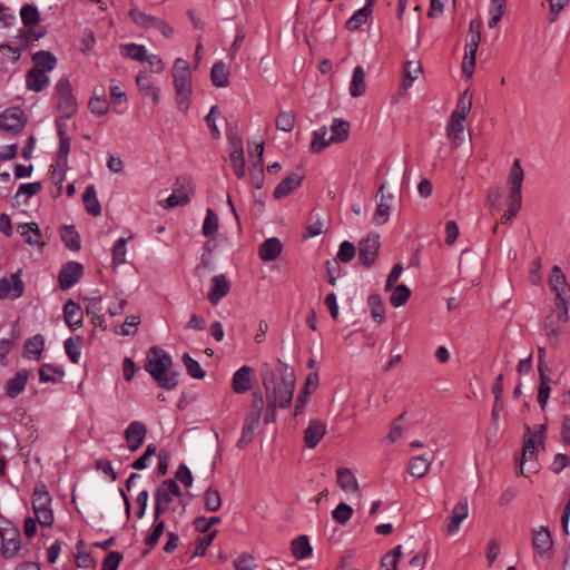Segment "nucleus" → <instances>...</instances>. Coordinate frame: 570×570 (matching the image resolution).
Listing matches in <instances>:
<instances>
[{"mask_svg":"<svg viewBox=\"0 0 570 570\" xmlns=\"http://www.w3.org/2000/svg\"><path fill=\"white\" fill-rule=\"evenodd\" d=\"M0 549L4 559L14 558L21 549L19 528L3 517H0Z\"/></svg>","mask_w":570,"mask_h":570,"instance_id":"obj_3","label":"nucleus"},{"mask_svg":"<svg viewBox=\"0 0 570 570\" xmlns=\"http://www.w3.org/2000/svg\"><path fill=\"white\" fill-rule=\"evenodd\" d=\"M60 237L68 249L76 252L81 248L80 235L73 225H63Z\"/></svg>","mask_w":570,"mask_h":570,"instance_id":"obj_33","label":"nucleus"},{"mask_svg":"<svg viewBox=\"0 0 570 570\" xmlns=\"http://www.w3.org/2000/svg\"><path fill=\"white\" fill-rule=\"evenodd\" d=\"M45 336L42 334H36L29 337L23 346V357L28 360L38 361L45 348Z\"/></svg>","mask_w":570,"mask_h":570,"instance_id":"obj_26","label":"nucleus"},{"mask_svg":"<svg viewBox=\"0 0 570 570\" xmlns=\"http://www.w3.org/2000/svg\"><path fill=\"white\" fill-rule=\"evenodd\" d=\"M230 165L238 179L245 177V157L244 151H230L229 154Z\"/></svg>","mask_w":570,"mask_h":570,"instance_id":"obj_58","label":"nucleus"},{"mask_svg":"<svg viewBox=\"0 0 570 570\" xmlns=\"http://www.w3.org/2000/svg\"><path fill=\"white\" fill-rule=\"evenodd\" d=\"M469 505L468 500H460L448 517L449 523L446 525L448 534H454L459 531L460 524L468 517Z\"/></svg>","mask_w":570,"mask_h":570,"instance_id":"obj_19","label":"nucleus"},{"mask_svg":"<svg viewBox=\"0 0 570 570\" xmlns=\"http://www.w3.org/2000/svg\"><path fill=\"white\" fill-rule=\"evenodd\" d=\"M283 250V244L277 237L265 239L258 247V256L263 262L275 261Z\"/></svg>","mask_w":570,"mask_h":570,"instance_id":"obj_24","label":"nucleus"},{"mask_svg":"<svg viewBox=\"0 0 570 570\" xmlns=\"http://www.w3.org/2000/svg\"><path fill=\"white\" fill-rule=\"evenodd\" d=\"M549 286L554 294L558 292L566 293V289H570L568 283H567V278H566L561 267L558 265H554L551 268V272L549 275Z\"/></svg>","mask_w":570,"mask_h":570,"instance_id":"obj_35","label":"nucleus"},{"mask_svg":"<svg viewBox=\"0 0 570 570\" xmlns=\"http://www.w3.org/2000/svg\"><path fill=\"white\" fill-rule=\"evenodd\" d=\"M70 137L59 138V148L57 153V166L51 165L53 173H56L57 168H60L62 171L67 167L68 164V155L70 153Z\"/></svg>","mask_w":570,"mask_h":570,"instance_id":"obj_45","label":"nucleus"},{"mask_svg":"<svg viewBox=\"0 0 570 570\" xmlns=\"http://www.w3.org/2000/svg\"><path fill=\"white\" fill-rule=\"evenodd\" d=\"M432 460V452H425L422 455L414 456L409 462L407 472L414 478H423L428 473Z\"/></svg>","mask_w":570,"mask_h":570,"instance_id":"obj_25","label":"nucleus"},{"mask_svg":"<svg viewBox=\"0 0 570 570\" xmlns=\"http://www.w3.org/2000/svg\"><path fill=\"white\" fill-rule=\"evenodd\" d=\"M403 78L399 83L397 90L391 96V104H399L405 96L407 90L413 86L416 77H413L412 73H403Z\"/></svg>","mask_w":570,"mask_h":570,"instance_id":"obj_48","label":"nucleus"},{"mask_svg":"<svg viewBox=\"0 0 570 570\" xmlns=\"http://www.w3.org/2000/svg\"><path fill=\"white\" fill-rule=\"evenodd\" d=\"M374 2L375 0H366L365 4L346 20L345 28L348 31H355L365 24L372 16Z\"/></svg>","mask_w":570,"mask_h":570,"instance_id":"obj_21","label":"nucleus"},{"mask_svg":"<svg viewBox=\"0 0 570 570\" xmlns=\"http://www.w3.org/2000/svg\"><path fill=\"white\" fill-rule=\"evenodd\" d=\"M22 268L8 277L0 278V299H18L24 293V283L21 279Z\"/></svg>","mask_w":570,"mask_h":570,"instance_id":"obj_9","label":"nucleus"},{"mask_svg":"<svg viewBox=\"0 0 570 570\" xmlns=\"http://www.w3.org/2000/svg\"><path fill=\"white\" fill-rule=\"evenodd\" d=\"M320 382V375L317 372H311L305 379L304 385L301 387L297 394V399L308 402L312 394V387L316 389Z\"/></svg>","mask_w":570,"mask_h":570,"instance_id":"obj_51","label":"nucleus"},{"mask_svg":"<svg viewBox=\"0 0 570 570\" xmlns=\"http://www.w3.org/2000/svg\"><path fill=\"white\" fill-rule=\"evenodd\" d=\"M41 183L40 181H33V183H26L21 184L18 188L17 193L13 196V199L17 202L18 205H20L19 198L23 195H26V199L22 202V204H28V199L35 195H37L41 189Z\"/></svg>","mask_w":570,"mask_h":570,"instance_id":"obj_49","label":"nucleus"},{"mask_svg":"<svg viewBox=\"0 0 570 570\" xmlns=\"http://www.w3.org/2000/svg\"><path fill=\"white\" fill-rule=\"evenodd\" d=\"M137 86L146 97L151 98L155 105L158 102V88L154 86L150 73H137Z\"/></svg>","mask_w":570,"mask_h":570,"instance_id":"obj_38","label":"nucleus"},{"mask_svg":"<svg viewBox=\"0 0 570 570\" xmlns=\"http://www.w3.org/2000/svg\"><path fill=\"white\" fill-rule=\"evenodd\" d=\"M83 344V337L82 336H75L69 337L65 341L63 346L66 354L68 355L69 360L73 364H78L81 357V348Z\"/></svg>","mask_w":570,"mask_h":570,"instance_id":"obj_37","label":"nucleus"},{"mask_svg":"<svg viewBox=\"0 0 570 570\" xmlns=\"http://www.w3.org/2000/svg\"><path fill=\"white\" fill-rule=\"evenodd\" d=\"M147 429L140 421H132L125 430V440L131 452L137 451L144 443Z\"/></svg>","mask_w":570,"mask_h":570,"instance_id":"obj_14","label":"nucleus"},{"mask_svg":"<svg viewBox=\"0 0 570 570\" xmlns=\"http://www.w3.org/2000/svg\"><path fill=\"white\" fill-rule=\"evenodd\" d=\"M82 202L86 210L92 216H99L101 214V206L97 198L96 188L94 185H89L82 194Z\"/></svg>","mask_w":570,"mask_h":570,"instance_id":"obj_36","label":"nucleus"},{"mask_svg":"<svg viewBox=\"0 0 570 570\" xmlns=\"http://www.w3.org/2000/svg\"><path fill=\"white\" fill-rule=\"evenodd\" d=\"M216 534L217 530H214L203 537H197L195 541L196 547L191 557L204 556L206 553L207 548L213 543Z\"/></svg>","mask_w":570,"mask_h":570,"instance_id":"obj_61","label":"nucleus"},{"mask_svg":"<svg viewBox=\"0 0 570 570\" xmlns=\"http://www.w3.org/2000/svg\"><path fill=\"white\" fill-rule=\"evenodd\" d=\"M411 296V289L405 284H399L394 287L390 297V303L393 307L403 306Z\"/></svg>","mask_w":570,"mask_h":570,"instance_id":"obj_50","label":"nucleus"},{"mask_svg":"<svg viewBox=\"0 0 570 570\" xmlns=\"http://www.w3.org/2000/svg\"><path fill=\"white\" fill-rule=\"evenodd\" d=\"M256 567L255 557L249 552H243L234 560L236 570H254Z\"/></svg>","mask_w":570,"mask_h":570,"instance_id":"obj_64","label":"nucleus"},{"mask_svg":"<svg viewBox=\"0 0 570 570\" xmlns=\"http://www.w3.org/2000/svg\"><path fill=\"white\" fill-rule=\"evenodd\" d=\"M371 316L377 323L385 321V305L380 294H371L367 298Z\"/></svg>","mask_w":570,"mask_h":570,"instance_id":"obj_43","label":"nucleus"},{"mask_svg":"<svg viewBox=\"0 0 570 570\" xmlns=\"http://www.w3.org/2000/svg\"><path fill=\"white\" fill-rule=\"evenodd\" d=\"M262 383L266 394L264 423L271 424L276 420V407L288 409L293 401L296 376L294 367L281 358H276V366L264 363L261 366Z\"/></svg>","mask_w":570,"mask_h":570,"instance_id":"obj_1","label":"nucleus"},{"mask_svg":"<svg viewBox=\"0 0 570 570\" xmlns=\"http://www.w3.org/2000/svg\"><path fill=\"white\" fill-rule=\"evenodd\" d=\"M24 126V114L19 107L7 108L0 114L1 130L17 135Z\"/></svg>","mask_w":570,"mask_h":570,"instance_id":"obj_10","label":"nucleus"},{"mask_svg":"<svg viewBox=\"0 0 570 570\" xmlns=\"http://www.w3.org/2000/svg\"><path fill=\"white\" fill-rule=\"evenodd\" d=\"M524 179V173L521 167L520 159H514L509 175H508V184L510 185V197L522 199V184Z\"/></svg>","mask_w":570,"mask_h":570,"instance_id":"obj_15","label":"nucleus"},{"mask_svg":"<svg viewBox=\"0 0 570 570\" xmlns=\"http://www.w3.org/2000/svg\"><path fill=\"white\" fill-rule=\"evenodd\" d=\"M171 357L160 347H151L146 357L145 368L164 389H173L176 385L175 379L167 375L171 366Z\"/></svg>","mask_w":570,"mask_h":570,"instance_id":"obj_2","label":"nucleus"},{"mask_svg":"<svg viewBox=\"0 0 570 570\" xmlns=\"http://www.w3.org/2000/svg\"><path fill=\"white\" fill-rule=\"evenodd\" d=\"M350 122L341 118H334L331 125L332 135L330 136L331 144H341L347 140L350 136Z\"/></svg>","mask_w":570,"mask_h":570,"instance_id":"obj_31","label":"nucleus"},{"mask_svg":"<svg viewBox=\"0 0 570 570\" xmlns=\"http://www.w3.org/2000/svg\"><path fill=\"white\" fill-rule=\"evenodd\" d=\"M58 104L57 109L60 112V118L69 119L71 118L78 109L76 97L72 96H65V97H58Z\"/></svg>","mask_w":570,"mask_h":570,"instance_id":"obj_42","label":"nucleus"},{"mask_svg":"<svg viewBox=\"0 0 570 570\" xmlns=\"http://www.w3.org/2000/svg\"><path fill=\"white\" fill-rule=\"evenodd\" d=\"M480 39H481V35L479 31L470 33L468 43H466V47L469 48L470 52L465 53V57L462 62V71H471L474 68L475 52H476Z\"/></svg>","mask_w":570,"mask_h":570,"instance_id":"obj_32","label":"nucleus"},{"mask_svg":"<svg viewBox=\"0 0 570 570\" xmlns=\"http://www.w3.org/2000/svg\"><path fill=\"white\" fill-rule=\"evenodd\" d=\"M532 547L541 558H550L553 549L551 532L548 527L540 525L532 530Z\"/></svg>","mask_w":570,"mask_h":570,"instance_id":"obj_12","label":"nucleus"},{"mask_svg":"<svg viewBox=\"0 0 570 570\" xmlns=\"http://www.w3.org/2000/svg\"><path fill=\"white\" fill-rule=\"evenodd\" d=\"M264 410V399L261 391H254L252 393V403L246 415L247 421L259 424L262 412Z\"/></svg>","mask_w":570,"mask_h":570,"instance_id":"obj_39","label":"nucleus"},{"mask_svg":"<svg viewBox=\"0 0 570 570\" xmlns=\"http://www.w3.org/2000/svg\"><path fill=\"white\" fill-rule=\"evenodd\" d=\"M230 291V284L223 274L215 275L210 281V287L207 295L213 305H217Z\"/></svg>","mask_w":570,"mask_h":570,"instance_id":"obj_16","label":"nucleus"},{"mask_svg":"<svg viewBox=\"0 0 570 570\" xmlns=\"http://www.w3.org/2000/svg\"><path fill=\"white\" fill-rule=\"evenodd\" d=\"M539 380L540 383L538 387V403L541 410L544 411L550 397L551 387L557 382L553 381L548 374H542Z\"/></svg>","mask_w":570,"mask_h":570,"instance_id":"obj_40","label":"nucleus"},{"mask_svg":"<svg viewBox=\"0 0 570 570\" xmlns=\"http://www.w3.org/2000/svg\"><path fill=\"white\" fill-rule=\"evenodd\" d=\"M255 144L254 150H248V156L253 160L252 167L249 169V177L252 185L255 189H262L265 181L264 174V141L259 140Z\"/></svg>","mask_w":570,"mask_h":570,"instance_id":"obj_7","label":"nucleus"},{"mask_svg":"<svg viewBox=\"0 0 570 570\" xmlns=\"http://www.w3.org/2000/svg\"><path fill=\"white\" fill-rule=\"evenodd\" d=\"M21 21L26 27H33L40 20V14L37 7L32 4H24L20 10Z\"/></svg>","mask_w":570,"mask_h":570,"instance_id":"obj_53","label":"nucleus"},{"mask_svg":"<svg viewBox=\"0 0 570 570\" xmlns=\"http://www.w3.org/2000/svg\"><path fill=\"white\" fill-rule=\"evenodd\" d=\"M65 322L71 330L82 326L83 315L80 305L72 298L67 299L63 305Z\"/></svg>","mask_w":570,"mask_h":570,"instance_id":"obj_23","label":"nucleus"},{"mask_svg":"<svg viewBox=\"0 0 570 570\" xmlns=\"http://www.w3.org/2000/svg\"><path fill=\"white\" fill-rule=\"evenodd\" d=\"M291 550L293 556L297 560H304L312 556L313 548L309 543V539L306 534H299L292 540Z\"/></svg>","mask_w":570,"mask_h":570,"instance_id":"obj_28","label":"nucleus"},{"mask_svg":"<svg viewBox=\"0 0 570 570\" xmlns=\"http://www.w3.org/2000/svg\"><path fill=\"white\" fill-rule=\"evenodd\" d=\"M303 179L304 176L292 173L277 184L274 189L273 197L275 199H283L287 197L302 185Z\"/></svg>","mask_w":570,"mask_h":570,"instance_id":"obj_20","label":"nucleus"},{"mask_svg":"<svg viewBox=\"0 0 570 570\" xmlns=\"http://www.w3.org/2000/svg\"><path fill=\"white\" fill-rule=\"evenodd\" d=\"M32 59L35 66L29 71H52L57 66V58L50 51H37Z\"/></svg>","mask_w":570,"mask_h":570,"instance_id":"obj_27","label":"nucleus"},{"mask_svg":"<svg viewBox=\"0 0 570 570\" xmlns=\"http://www.w3.org/2000/svg\"><path fill=\"white\" fill-rule=\"evenodd\" d=\"M18 232L24 237L26 243L42 246V234L37 223H23L18 226Z\"/></svg>","mask_w":570,"mask_h":570,"instance_id":"obj_29","label":"nucleus"},{"mask_svg":"<svg viewBox=\"0 0 570 570\" xmlns=\"http://www.w3.org/2000/svg\"><path fill=\"white\" fill-rule=\"evenodd\" d=\"M65 375L61 366L45 363L39 368L40 383H57Z\"/></svg>","mask_w":570,"mask_h":570,"instance_id":"obj_34","label":"nucleus"},{"mask_svg":"<svg viewBox=\"0 0 570 570\" xmlns=\"http://www.w3.org/2000/svg\"><path fill=\"white\" fill-rule=\"evenodd\" d=\"M83 275V265L79 262L66 263L59 274L58 282L61 289L66 291L75 286Z\"/></svg>","mask_w":570,"mask_h":570,"instance_id":"obj_11","label":"nucleus"},{"mask_svg":"<svg viewBox=\"0 0 570 570\" xmlns=\"http://www.w3.org/2000/svg\"><path fill=\"white\" fill-rule=\"evenodd\" d=\"M385 188V183H382L380 185L379 191L376 194V197L380 196V202L377 203L374 216H373V223L377 226L385 224L391 214V206L392 202L394 199V196L392 194H384L383 190Z\"/></svg>","mask_w":570,"mask_h":570,"instance_id":"obj_13","label":"nucleus"},{"mask_svg":"<svg viewBox=\"0 0 570 570\" xmlns=\"http://www.w3.org/2000/svg\"><path fill=\"white\" fill-rule=\"evenodd\" d=\"M178 470L174 472V476L165 480L155 492V511L156 520L169 510L173 497H178Z\"/></svg>","mask_w":570,"mask_h":570,"instance_id":"obj_4","label":"nucleus"},{"mask_svg":"<svg viewBox=\"0 0 570 570\" xmlns=\"http://www.w3.org/2000/svg\"><path fill=\"white\" fill-rule=\"evenodd\" d=\"M26 85L29 90L39 92L49 85L47 73H27Z\"/></svg>","mask_w":570,"mask_h":570,"instance_id":"obj_52","label":"nucleus"},{"mask_svg":"<svg viewBox=\"0 0 570 570\" xmlns=\"http://www.w3.org/2000/svg\"><path fill=\"white\" fill-rule=\"evenodd\" d=\"M51 498L49 495L46 484H39L35 488L32 493V509L33 512L47 509L50 507Z\"/></svg>","mask_w":570,"mask_h":570,"instance_id":"obj_41","label":"nucleus"},{"mask_svg":"<svg viewBox=\"0 0 570 570\" xmlns=\"http://www.w3.org/2000/svg\"><path fill=\"white\" fill-rule=\"evenodd\" d=\"M130 19L140 28L159 31L164 37L169 38L174 35V29L158 17L148 14L139 9L129 11Z\"/></svg>","mask_w":570,"mask_h":570,"instance_id":"obj_5","label":"nucleus"},{"mask_svg":"<svg viewBox=\"0 0 570 570\" xmlns=\"http://www.w3.org/2000/svg\"><path fill=\"white\" fill-rule=\"evenodd\" d=\"M327 128L325 126L316 129L313 132V139L311 142V151L314 154L321 153L324 148L331 145L330 138L326 139Z\"/></svg>","mask_w":570,"mask_h":570,"instance_id":"obj_47","label":"nucleus"},{"mask_svg":"<svg viewBox=\"0 0 570 570\" xmlns=\"http://www.w3.org/2000/svg\"><path fill=\"white\" fill-rule=\"evenodd\" d=\"M181 362L184 363L187 374L191 379L202 380L205 377L206 372L200 366L199 362L195 358H193L189 353H184L181 356Z\"/></svg>","mask_w":570,"mask_h":570,"instance_id":"obj_46","label":"nucleus"},{"mask_svg":"<svg viewBox=\"0 0 570 570\" xmlns=\"http://www.w3.org/2000/svg\"><path fill=\"white\" fill-rule=\"evenodd\" d=\"M253 368L248 365L240 366L233 375L232 387L237 394H244L252 389Z\"/></svg>","mask_w":570,"mask_h":570,"instance_id":"obj_18","label":"nucleus"},{"mask_svg":"<svg viewBox=\"0 0 570 570\" xmlns=\"http://www.w3.org/2000/svg\"><path fill=\"white\" fill-rule=\"evenodd\" d=\"M355 245L350 240H344L340 244L335 258L342 263H350L355 257Z\"/></svg>","mask_w":570,"mask_h":570,"instance_id":"obj_60","label":"nucleus"},{"mask_svg":"<svg viewBox=\"0 0 570 570\" xmlns=\"http://www.w3.org/2000/svg\"><path fill=\"white\" fill-rule=\"evenodd\" d=\"M218 216L215 214L214 209L207 208L206 216L202 227L204 236H213L218 230Z\"/></svg>","mask_w":570,"mask_h":570,"instance_id":"obj_55","label":"nucleus"},{"mask_svg":"<svg viewBox=\"0 0 570 570\" xmlns=\"http://www.w3.org/2000/svg\"><path fill=\"white\" fill-rule=\"evenodd\" d=\"M336 482L338 487L345 492L358 491V482L348 468H340L336 471Z\"/></svg>","mask_w":570,"mask_h":570,"instance_id":"obj_30","label":"nucleus"},{"mask_svg":"<svg viewBox=\"0 0 570 570\" xmlns=\"http://www.w3.org/2000/svg\"><path fill=\"white\" fill-rule=\"evenodd\" d=\"M326 433V424L318 420L313 419L309 421L308 426L304 431V442L308 449H314L323 439Z\"/></svg>","mask_w":570,"mask_h":570,"instance_id":"obj_17","label":"nucleus"},{"mask_svg":"<svg viewBox=\"0 0 570 570\" xmlns=\"http://www.w3.org/2000/svg\"><path fill=\"white\" fill-rule=\"evenodd\" d=\"M120 52L124 57L137 60L140 62H147L150 67L155 68V71L163 69L161 60L156 55L148 53V50L142 45L126 43L120 46Z\"/></svg>","mask_w":570,"mask_h":570,"instance_id":"obj_8","label":"nucleus"},{"mask_svg":"<svg viewBox=\"0 0 570 570\" xmlns=\"http://www.w3.org/2000/svg\"><path fill=\"white\" fill-rule=\"evenodd\" d=\"M275 125L278 130L289 132L295 125V115L293 111L281 110L275 119Z\"/></svg>","mask_w":570,"mask_h":570,"instance_id":"obj_54","label":"nucleus"},{"mask_svg":"<svg viewBox=\"0 0 570 570\" xmlns=\"http://www.w3.org/2000/svg\"><path fill=\"white\" fill-rule=\"evenodd\" d=\"M257 426H258V423L245 420V423L242 429L240 438L238 439V441L236 443V446L238 449H240V450L244 449L249 442L253 441L255 430L257 429Z\"/></svg>","mask_w":570,"mask_h":570,"instance_id":"obj_56","label":"nucleus"},{"mask_svg":"<svg viewBox=\"0 0 570 570\" xmlns=\"http://www.w3.org/2000/svg\"><path fill=\"white\" fill-rule=\"evenodd\" d=\"M508 206V210L504 212L500 219L502 224H509L518 215L522 206V199L509 196Z\"/></svg>","mask_w":570,"mask_h":570,"instance_id":"obj_62","label":"nucleus"},{"mask_svg":"<svg viewBox=\"0 0 570 570\" xmlns=\"http://www.w3.org/2000/svg\"><path fill=\"white\" fill-rule=\"evenodd\" d=\"M527 461H530L528 472L535 473L539 469V463L537 461V448L530 449L529 451L523 450L522 460L520 461V464L517 466L518 475L528 476V474L524 472V464Z\"/></svg>","mask_w":570,"mask_h":570,"instance_id":"obj_44","label":"nucleus"},{"mask_svg":"<svg viewBox=\"0 0 570 570\" xmlns=\"http://www.w3.org/2000/svg\"><path fill=\"white\" fill-rule=\"evenodd\" d=\"M128 238L120 237L117 239L112 246V262L116 265L125 264L126 263V245H127Z\"/></svg>","mask_w":570,"mask_h":570,"instance_id":"obj_63","label":"nucleus"},{"mask_svg":"<svg viewBox=\"0 0 570 570\" xmlns=\"http://www.w3.org/2000/svg\"><path fill=\"white\" fill-rule=\"evenodd\" d=\"M353 515V508L345 503L341 502L336 505V508L332 511L333 519L340 523L345 524Z\"/></svg>","mask_w":570,"mask_h":570,"instance_id":"obj_59","label":"nucleus"},{"mask_svg":"<svg viewBox=\"0 0 570 570\" xmlns=\"http://www.w3.org/2000/svg\"><path fill=\"white\" fill-rule=\"evenodd\" d=\"M205 508L209 512L218 511L222 505V498L217 490L208 488L204 493Z\"/></svg>","mask_w":570,"mask_h":570,"instance_id":"obj_57","label":"nucleus"},{"mask_svg":"<svg viewBox=\"0 0 570 570\" xmlns=\"http://www.w3.org/2000/svg\"><path fill=\"white\" fill-rule=\"evenodd\" d=\"M381 247L380 235L377 233H370L366 237L358 242V262L366 268L374 265L379 250Z\"/></svg>","mask_w":570,"mask_h":570,"instance_id":"obj_6","label":"nucleus"},{"mask_svg":"<svg viewBox=\"0 0 570 570\" xmlns=\"http://www.w3.org/2000/svg\"><path fill=\"white\" fill-rule=\"evenodd\" d=\"M28 371H19L13 377L9 379L4 384V394L9 399H16L19 396L27 386L28 383Z\"/></svg>","mask_w":570,"mask_h":570,"instance_id":"obj_22","label":"nucleus"}]
</instances>
